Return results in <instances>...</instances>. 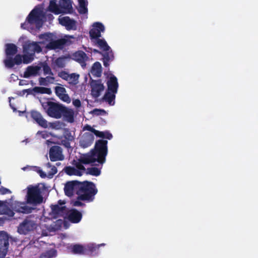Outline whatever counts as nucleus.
<instances>
[{"mask_svg":"<svg viewBox=\"0 0 258 258\" xmlns=\"http://www.w3.org/2000/svg\"><path fill=\"white\" fill-rule=\"evenodd\" d=\"M57 168L55 166H53L51 168V173H49V175L53 176L55 174H56L57 173Z\"/></svg>","mask_w":258,"mask_h":258,"instance_id":"nucleus-57","label":"nucleus"},{"mask_svg":"<svg viewBox=\"0 0 258 258\" xmlns=\"http://www.w3.org/2000/svg\"><path fill=\"white\" fill-rule=\"evenodd\" d=\"M67 42L65 39H59L54 40L53 38L49 43L46 45L45 47L49 50H55L56 49H62Z\"/></svg>","mask_w":258,"mask_h":258,"instance_id":"nucleus-18","label":"nucleus"},{"mask_svg":"<svg viewBox=\"0 0 258 258\" xmlns=\"http://www.w3.org/2000/svg\"><path fill=\"white\" fill-rule=\"evenodd\" d=\"M37 227V224L31 216L27 217L18 227V232L21 234L26 235L33 231Z\"/></svg>","mask_w":258,"mask_h":258,"instance_id":"nucleus-7","label":"nucleus"},{"mask_svg":"<svg viewBox=\"0 0 258 258\" xmlns=\"http://www.w3.org/2000/svg\"><path fill=\"white\" fill-rule=\"evenodd\" d=\"M99 246L93 245L88 246V250L91 254H97L98 253Z\"/></svg>","mask_w":258,"mask_h":258,"instance_id":"nucleus-44","label":"nucleus"},{"mask_svg":"<svg viewBox=\"0 0 258 258\" xmlns=\"http://www.w3.org/2000/svg\"><path fill=\"white\" fill-rule=\"evenodd\" d=\"M64 201L59 200L57 204L51 205V212L49 215L54 219L66 218L68 213V208Z\"/></svg>","mask_w":258,"mask_h":258,"instance_id":"nucleus-6","label":"nucleus"},{"mask_svg":"<svg viewBox=\"0 0 258 258\" xmlns=\"http://www.w3.org/2000/svg\"><path fill=\"white\" fill-rule=\"evenodd\" d=\"M68 219L73 223H79L82 218V213L76 209H73L68 211Z\"/></svg>","mask_w":258,"mask_h":258,"instance_id":"nucleus-22","label":"nucleus"},{"mask_svg":"<svg viewBox=\"0 0 258 258\" xmlns=\"http://www.w3.org/2000/svg\"><path fill=\"white\" fill-rule=\"evenodd\" d=\"M80 181L73 180L68 182L64 187V191L66 195L68 197H71L73 195L74 192L79 190L80 186Z\"/></svg>","mask_w":258,"mask_h":258,"instance_id":"nucleus-16","label":"nucleus"},{"mask_svg":"<svg viewBox=\"0 0 258 258\" xmlns=\"http://www.w3.org/2000/svg\"><path fill=\"white\" fill-rule=\"evenodd\" d=\"M91 88V95L94 98H97L101 95V93L104 89V86L102 83L101 80H92L90 82Z\"/></svg>","mask_w":258,"mask_h":258,"instance_id":"nucleus-10","label":"nucleus"},{"mask_svg":"<svg viewBox=\"0 0 258 258\" xmlns=\"http://www.w3.org/2000/svg\"><path fill=\"white\" fill-rule=\"evenodd\" d=\"M93 113L96 115H100L105 114L106 113V111L103 109L96 108L93 110Z\"/></svg>","mask_w":258,"mask_h":258,"instance_id":"nucleus-47","label":"nucleus"},{"mask_svg":"<svg viewBox=\"0 0 258 258\" xmlns=\"http://www.w3.org/2000/svg\"><path fill=\"white\" fill-rule=\"evenodd\" d=\"M116 93H112L111 91H106L102 98V100L107 102L109 105H113L114 104Z\"/></svg>","mask_w":258,"mask_h":258,"instance_id":"nucleus-29","label":"nucleus"},{"mask_svg":"<svg viewBox=\"0 0 258 258\" xmlns=\"http://www.w3.org/2000/svg\"><path fill=\"white\" fill-rule=\"evenodd\" d=\"M9 236L4 231H0V258H4L7 255L9 248Z\"/></svg>","mask_w":258,"mask_h":258,"instance_id":"nucleus-9","label":"nucleus"},{"mask_svg":"<svg viewBox=\"0 0 258 258\" xmlns=\"http://www.w3.org/2000/svg\"><path fill=\"white\" fill-rule=\"evenodd\" d=\"M108 141L100 139L95 142L94 149L91 150L92 154L97 159V162L100 164L105 162L106 157L108 154Z\"/></svg>","mask_w":258,"mask_h":258,"instance_id":"nucleus-3","label":"nucleus"},{"mask_svg":"<svg viewBox=\"0 0 258 258\" xmlns=\"http://www.w3.org/2000/svg\"><path fill=\"white\" fill-rule=\"evenodd\" d=\"M56 66L59 68H63L65 67V60L63 57H59L55 60Z\"/></svg>","mask_w":258,"mask_h":258,"instance_id":"nucleus-42","label":"nucleus"},{"mask_svg":"<svg viewBox=\"0 0 258 258\" xmlns=\"http://www.w3.org/2000/svg\"><path fill=\"white\" fill-rule=\"evenodd\" d=\"M41 11L38 8H35L27 16V21L30 24H36L39 25L41 23Z\"/></svg>","mask_w":258,"mask_h":258,"instance_id":"nucleus-13","label":"nucleus"},{"mask_svg":"<svg viewBox=\"0 0 258 258\" xmlns=\"http://www.w3.org/2000/svg\"><path fill=\"white\" fill-rule=\"evenodd\" d=\"M91 73L94 76L97 77H100L101 76L102 67L99 62L96 61L93 64Z\"/></svg>","mask_w":258,"mask_h":258,"instance_id":"nucleus-31","label":"nucleus"},{"mask_svg":"<svg viewBox=\"0 0 258 258\" xmlns=\"http://www.w3.org/2000/svg\"><path fill=\"white\" fill-rule=\"evenodd\" d=\"M78 12L80 14H85L87 13V12H88L87 5H79Z\"/></svg>","mask_w":258,"mask_h":258,"instance_id":"nucleus-45","label":"nucleus"},{"mask_svg":"<svg viewBox=\"0 0 258 258\" xmlns=\"http://www.w3.org/2000/svg\"><path fill=\"white\" fill-rule=\"evenodd\" d=\"M69 75L70 74L67 72L61 71L58 73V76L63 80L67 81Z\"/></svg>","mask_w":258,"mask_h":258,"instance_id":"nucleus-46","label":"nucleus"},{"mask_svg":"<svg viewBox=\"0 0 258 258\" xmlns=\"http://www.w3.org/2000/svg\"><path fill=\"white\" fill-rule=\"evenodd\" d=\"M97 192L98 189L93 182L87 180L80 182L79 190L77 191V199L89 202H92Z\"/></svg>","mask_w":258,"mask_h":258,"instance_id":"nucleus-1","label":"nucleus"},{"mask_svg":"<svg viewBox=\"0 0 258 258\" xmlns=\"http://www.w3.org/2000/svg\"><path fill=\"white\" fill-rule=\"evenodd\" d=\"M49 156L52 162L62 161L64 159L62 149L58 146H53L50 148Z\"/></svg>","mask_w":258,"mask_h":258,"instance_id":"nucleus-11","label":"nucleus"},{"mask_svg":"<svg viewBox=\"0 0 258 258\" xmlns=\"http://www.w3.org/2000/svg\"><path fill=\"white\" fill-rule=\"evenodd\" d=\"M94 134L97 137L104 139L105 137V133L104 132H100L95 130Z\"/></svg>","mask_w":258,"mask_h":258,"instance_id":"nucleus-49","label":"nucleus"},{"mask_svg":"<svg viewBox=\"0 0 258 258\" xmlns=\"http://www.w3.org/2000/svg\"><path fill=\"white\" fill-rule=\"evenodd\" d=\"M16 211L19 213L29 214L34 209L33 208L27 206L25 203H19L15 207Z\"/></svg>","mask_w":258,"mask_h":258,"instance_id":"nucleus-28","label":"nucleus"},{"mask_svg":"<svg viewBox=\"0 0 258 258\" xmlns=\"http://www.w3.org/2000/svg\"><path fill=\"white\" fill-rule=\"evenodd\" d=\"M90 155H86L83 157H81L79 161L83 163L84 164H88L90 163H93L97 162V159L95 156L92 154L91 151Z\"/></svg>","mask_w":258,"mask_h":258,"instance_id":"nucleus-30","label":"nucleus"},{"mask_svg":"<svg viewBox=\"0 0 258 258\" xmlns=\"http://www.w3.org/2000/svg\"><path fill=\"white\" fill-rule=\"evenodd\" d=\"M84 250V247L82 245L75 244L72 246V251L74 254H82Z\"/></svg>","mask_w":258,"mask_h":258,"instance_id":"nucleus-40","label":"nucleus"},{"mask_svg":"<svg viewBox=\"0 0 258 258\" xmlns=\"http://www.w3.org/2000/svg\"><path fill=\"white\" fill-rule=\"evenodd\" d=\"M7 201H2L0 200V214H6L9 210Z\"/></svg>","mask_w":258,"mask_h":258,"instance_id":"nucleus-39","label":"nucleus"},{"mask_svg":"<svg viewBox=\"0 0 258 258\" xmlns=\"http://www.w3.org/2000/svg\"><path fill=\"white\" fill-rule=\"evenodd\" d=\"M59 22L62 26H65L68 30L77 29L76 21L71 19L69 17L66 16L59 18Z\"/></svg>","mask_w":258,"mask_h":258,"instance_id":"nucleus-20","label":"nucleus"},{"mask_svg":"<svg viewBox=\"0 0 258 258\" xmlns=\"http://www.w3.org/2000/svg\"><path fill=\"white\" fill-rule=\"evenodd\" d=\"M63 116L64 120L70 123L74 121V111L71 109L63 105L61 112V117Z\"/></svg>","mask_w":258,"mask_h":258,"instance_id":"nucleus-24","label":"nucleus"},{"mask_svg":"<svg viewBox=\"0 0 258 258\" xmlns=\"http://www.w3.org/2000/svg\"><path fill=\"white\" fill-rule=\"evenodd\" d=\"M23 92L24 93L26 92L27 93V94H31V95H35V94H36V91L34 89V87L33 88H30V89L24 90Z\"/></svg>","mask_w":258,"mask_h":258,"instance_id":"nucleus-51","label":"nucleus"},{"mask_svg":"<svg viewBox=\"0 0 258 258\" xmlns=\"http://www.w3.org/2000/svg\"><path fill=\"white\" fill-rule=\"evenodd\" d=\"M40 39L42 41L39 43L42 44H45L47 42L49 43L53 38V35L50 33H46L40 34L39 36Z\"/></svg>","mask_w":258,"mask_h":258,"instance_id":"nucleus-34","label":"nucleus"},{"mask_svg":"<svg viewBox=\"0 0 258 258\" xmlns=\"http://www.w3.org/2000/svg\"><path fill=\"white\" fill-rule=\"evenodd\" d=\"M96 40L97 45L104 52L102 54L103 56V65L105 67H108L109 66V61L113 60L114 58L113 52L104 39L99 38Z\"/></svg>","mask_w":258,"mask_h":258,"instance_id":"nucleus-5","label":"nucleus"},{"mask_svg":"<svg viewBox=\"0 0 258 258\" xmlns=\"http://www.w3.org/2000/svg\"><path fill=\"white\" fill-rule=\"evenodd\" d=\"M79 5H88L87 0H78Z\"/></svg>","mask_w":258,"mask_h":258,"instance_id":"nucleus-58","label":"nucleus"},{"mask_svg":"<svg viewBox=\"0 0 258 258\" xmlns=\"http://www.w3.org/2000/svg\"><path fill=\"white\" fill-rule=\"evenodd\" d=\"M34 89L36 91L37 94H46L50 95L52 93V91L50 88H45L43 87H35Z\"/></svg>","mask_w":258,"mask_h":258,"instance_id":"nucleus-37","label":"nucleus"},{"mask_svg":"<svg viewBox=\"0 0 258 258\" xmlns=\"http://www.w3.org/2000/svg\"><path fill=\"white\" fill-rule=\"evenodd\" d=\"M105 137L104 138L111 140L112 138V135L111 133H110L109 132H105Z\"/></svg>","mask_w":258,"mask_h":258,"instance_id":"nucleus-56","label":"nucleus"},{"mask_svg":"<svg viewBox=\"0 0 258 258\" xmlns=\"http://www.w3.org/2000/svg\"><path fill=\"white\" fill-rule=\"evenodd\" d=\"M79 75L76 73H72L69 75L67 81L70 84L76 85L79 82Z\"/></svg>","mask_w":258,"mask_h":258,"instance_id":"nucleus-36","label":"nucleus"},{"mask_svg":"<svg viewBox=\"0 0 258 258\" xmlns=\"http://www.w3.org/2000/svg\"><path fill=\"white\" fill-rule=\"evenodd\" d=\"M12 108L14 109V110H15V108L13 107H12Z\"/></svg>","mask_w":258,"mask_h":258,"instance_id":"nucleus-61","label":"nucleus"},{"mask_svg":"<svg viewBox=\"0 0 258 258\" xmlns=\"http://www.w3.org/2000/svg\"><path fill=\"white\" fill-rule=\"evenodd\" d=\"M83 164V163H82L81 162L79 161V162H77L75 164L76 167V168H77V170H83V171H85L86 170V168L84 166Z\"/></svg>","mask_w":258,"mask_h":258,"instance_id":"nucleus-48","label":"nucleus"},{"mask_svg":"<svg viewBox=\"0 0 258 258\" xmlns=\"http://www.w3.org/2000/svg\"><path fill=\"white\" fill-rule=\"evenodd\" d=\"M49 10L56 15L62 13L59 4L57 5L54 1H51L50 2Z\"/></svg>","mask_w":258,"mask_h":258,"instance_id":"nucleus-32","label":"nucleus"},{"mask_svg":"<svg viewBox=\"0 0 258 258\" xmlns=\"http://www.w3.org/2000/svg\"><path fill=\"white\" fill-rule=\"evenodd\" d=\"M107 91H111L112 93H117L118 88V84L117 78L115 76L112 75L109 78L107 82Z\"/></svg>","mask_w":258,"mask_h":258,"instance_id":"nucleus-25","label":"nucleus"},{"mask_svg":"<svg viewBox=\"0 0 258 258\" xmlns=\"http://www.w3.org/2000/svg\"><path fill=\"white\" fill-rule=\"evenodd\" d=\"M17 52L18 48L15 44L13 43L6 44L5 53L6 58L4 60V63L7 68L12 69L15 64L20 65L22 63V55L21 54H16L14 58L12 57Z\"/></svg>","mask_w":258,"mask_h":258,"instance_id":"nucleus-2","label":"nucleus"},{"mask_svg":"<svg viewBox=\"0 0 258 258\" xmlns=\"http://www.w3.org/2000/svg\"><path fill=\"white\" fill-rule=\"evenodd\" d=\"M63 170L66 173V174L69 175H82L81 172L74 167L66 166L64 167Z\"/></svg>","mask_w":258,"mask_h":258,"instance_id":"nucleus-33","label":"nucleus"},{"mask_svg":"<svg viewBox=\"0 0 258 258\" xmlns=\"http://www.w3.org/2000/svg\"><path fill=\"white\" fill-rule=\"evenodd\" d=\"M46 104V106L48 107L47 113L49 116L57 119L61 118L63 105L52 101H47Z\"/></svg>","mask_w":258,"mask_h":258,"instance_id":"nucleus-8","label":"nucleus"},{"mask_svg":"<svg viewBox=\"0 0 258 258\" xmlns=\"http://www.w3.org/2000/svg\"><path fill=\"white\" fill-rule=\"evenodd\" d=\"M93 52L94 53H100V54H101L102 55V53H101L100 51H99L97 49H94L93 50Z\"/></svg>","mask_w":258,"mask_h":258,"instance_id":"nucleus-59","label":"nucleus"},{"mask_svg":"<svg viewBox=\"0 0 258 258\" xmlns=\"http://www.w3.org/2000/svg\"><path fill=\"white\" fill-rule=\"evenodd\" d=\"M86 173L87 174L97 176L101 174V170L97 167H93L88 168Z\"/></svg>","mask_w":258,"mask_h":258,"instance_id":"nucleus-38","label":"nucleus"},{"mask_svg":"<svg viewBox=\"0 0 258 258\" xmlns=\"http://www.w3.org/2000/svg\"><path fill=\"white\" fill-rule=\"evenodd\" d=\"M31 118L41 127L46 128L48 127V123L45 119L42 114L36 110H31L30 112Z\"/></svg>","mask_w":258,"mask_h":258,"instance_id":"nucleus-14","label":"nucleus"},{"mask_svg":"<svg viewBox=\"0 0 258 258\" xmlns=\"http://www.w3.org/2000/svg\"><path fill=\"white\" fill-rule=\"evenodd\" d=\"M40 70V67L36 66H29L27 68L24 73V77L28 78L32 76H36Z\"/></svg>","mask_w":258,"mask_h":258,"instance_id":"nucleus-27","label":"nucleus"},{"mask_svg":"<svg viewBox=\"0 0 258 258\" xmlns=\"http://www.w3.org/2000/svg\"><path fill=\"white\" fill-rule=\"evenodd\" d=\"M24 25H25V24H21V27H22V28H25L24 27Z\"/></svg>","mask_w":258,"mask_h":258,"instance_id":"nucleus-60","label":"nucleus"},{"mask_svg":"<svg viewBox=\"0 0 258 258\" xmlns=\"http://www.w3.org/2000/svg\"><path fill=\"white\" fill-rule=\"evenodd\" d=\"M83 130L88 131L94 134L95 129L93 128L91 125L86 124L84 126Z\"/></svg>","mask_w":258,"mask_h":258,"instance_id":"nucleus-52","label":"nucleus"},{"mask_svg":"<svg viewBox=\"0 0 258 258\" xmlns=\"http://www.w3.org/2000/svg\"><path fill=\"white\" fill-rule=\"evenodd\" d=\"M54 80L55 78L51 76H47L45 78L40 77L39 79V83L40 85L47 86L49 83H53Z\"/></svg>","mask_w":258,"mask_h":258,"instance_id":"nucleus-35","label":"nucleus"},{"mask_svg":"<svg viewBox=\"0 0 258 258\" xmlns=\"http://www.w3.org/2000/svg\"><path fill=\"white\" fill-rule=\"evenodd\" d=\"M59 6L62 13L71 14L73 12V7L71 0H59Z\"/></svg>","mask_w":258,"mask_h":258,"instance_id":"nucleus-26","label":"nucleus"},{"mask_svg":"<svg viewBox=\"0 0 258 258\" xmlns=\"http://www.w3.org/2000/svg\"><path fill=\"white\" fill-rule=\"evenodd\" d=\"M0 192L2 195H5L11 192V191L9 189L4 187H1L0 188Z\"/></svg>","mask_w":258,"mask_h":258,"instance_id":"nucleus-53","label":"nucleus"},{"mask_svg":"<svg viewBox=\"0 0 258 258\" xmlns=\"http://www.w3.org/2000/svg\"><path fill=\"white\" fill-rule=\"evenodd\" d=\"M94 140V137L92 133H85L80 140V146L83 148H87L93 144Z\"/></svg>","mask_w":258,"mask_h":258,"instance_id":"nucleus-19","label":"nucleus"},{"mask_svg":"<svg viewBox=\"0 0 258 258\" xmlns=\"http://www.w3.org/2000/svg\"><path fill=\"white\" fill-rule=\"evenodd\" d=\"M81 200H79L77 199V200L73 202V205L75 207H83L85 205V204L82 202Z\"/></svg>","mask_w":258,"mask_h":258,"instance_id":"nucleus-50","label":"nucleus"},{"mask_svg":"<svg viewBox=\"0 0 258 258\" xmlns=\"http://www.w3.org/2000/svg\"><path fill=\"white\" fill-rule=\"evenodd\" d=\"M54 91L56 95L64 102L70 103L71 98L67 94L66 89L62 86H56L54 87Z\"/></svg>","mask_w":258,"mask_h":258,"instance_id":"nucleus-23","label":"nucleus"},{"mask_svg":"<svg viewBox=\"0 0 258 258\" xmlns=\"http://www.w3.org/2000/svg\"><path fill=\"white\" fill-rule=\"evenodd\" d=\"M92 26L93 28L89 31L90 38L96 40L100 38L101 33L105 31L104 25L100 22H95Z\"/></svg>","mask_w":258,"mask_h":258,"instance_id":"nucleus-12","label":"nucleus"},{"mask_svg":"<svg viewBox=\"0 0 258 258\" xmlns=\"http://www.w3.org/2000/svg\"><path fill=\"white\" fill-rule=\"evenodd\" d=\"M28 54H24L22 55V62L24 63L28 64L33 60V55L28 53Z\"/></svg>","mask_w":258,"mask_h":258,"instance_id":"nucleus-41","label":"nucleus"},{"mask_svg":"<svg viewBox=\"0 0 258 258\" xmlns=\"http://www.w3.org/2000/svg\"><path fill=\"white\" fill-rule=\"evenodd\" d=\"M42 68L44 75H53L50 67L47 63H44L42 66Z\"/></svg>","mask_w":258,"mask_h":258,"instance_id":"nucleus-43","label":"nucleus"},{"mask_svg":"<svg viewBox=\"0 0 258 258\" xmlns=\"http://www.w3.org/2000/svg\"><path fill=\"white\" fill-rule=\"evenodd\" d=\"M37 172L39 174L41 177L45 178L46 177V174L42 171V170L39 169L37 170Z\"/></svg>","mask_w":258,"mask_h":258,"instance_id":"nucleus-55","label":"nucleus"},{"mask_svg":"<svg viewBox=\"0 0 258 258\" xmlns=\"http://www.w3.org/2000/svg\"><path fill=\"white\" fill-rule=\"evenodd\" d=\"M72 58L84 68L86 66V62L89 57L85 52L82 50H78L73 54Z\"/></svg>","mask_w":258,"mask_h":258,"instance_id":"nucleus-17","label":"nucleus"},{"mask_svg":"<svg viewBox=\"0 0 258 258\" xmlns=\"http://www.w3.org/2000/svg\"><path fill=\"white\" fill-rule=\"evenodd\" d=\"M39 42H33L29 43L24 47V51L27 53L34 55L35 53H40L42 51V48L39 45Z\"/></svg>","mask_w":258,"mask_h":258,"instance_id":"nucleus-21","label":"nucleus"},{"mask_svg":"<svg viewBox=\"0 0 258 258\" xmlns=\"http://www.w3.org/2000/svg\"><path fill=\"white\" fill-rule=\"evenodd\" d=\"M74 140V135H73L70 130L68 128H64L63 136L61 140V145L68 149L71 148V142Z\"/></svg>","mask_w":258,"mask_h":258,"instance_id":"nucleus-15","label":"nucleus"},{"mask_svg":"<svg viewBox=\"0 0 258 258\" xmlns=\"http://www.w3.org/2000/svg\"><path fill=\"white\" fill-rule=\"evenodd\" d=\"M41 193V189L37 185L28 186L26 196L27 203L33 206L41 204L43 200Z\"/></svg>","mask_w":258,"mask_h":258,"instance_id":"nucleus-4","label":"nucleus"},{"mask_svg":"<svg viewBox=\"0 0 258 258\" xmlns=\"http://www.w3.org/2000/svg\"><path fill=\"white\" fill-rule=\"evenodd\" d=\"M73 103L74 105L77 107H79L81 105V103L79 99H76L75 100L73 101Z\"/></svg>","mask_w":258,"mask_h":258,"instance_id":"nucleus-54","label":"nucleus"}]
</instances>
